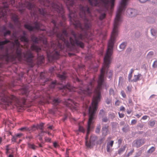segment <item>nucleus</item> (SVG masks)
<instances>
[{"label": "nucleus", "instance_id": "6e6552de", "mask_svg": "<svg viewBox=\"0 0 157 157\" xmlns=\"http://www.w3.org/2000/svg\"><path fill=\"white\" fill-rule=\"evenodd\" d=\"M3 6L0 8V18L4 19L6 18L9 4L7 2H3Z\"/></svg>", "mask_w": 157, "mask_h": 157}, {"label": "nucleus", "instance_id": "ea45409f", "mask_svg": "<svg viewBox=\"0 0 157 157\" xmlns=\"http://www.w3.org/2000/svg\"><path fill=\"white\" fill-rule=\"evenodd\" d=\"M106 16V14L105 13L101 14L99 17V19L100 20H102L105 18Z\"/></svg>", "mask_w": 157, "mask_h": 157}, {"label": "nucleus", "instance_id": "a211bd4d", "mask_svg": "<svg viewBox=\"0 0 157 157\" xmlns=\"http://www.w3.org/2000/svg\"><path fill=\"white\" fill-rule=\"evenodd\" d=\"M10 42V41L7 39H5L4 41H0V50H2L4 48V45Z\"/></svg>", "mask_w": 157, "mask_h": 157}, {"label": "nucleus", "instance_id": "4c0bfd02", "mask_svg": "<svg viewBox=\"0 0 157 157\" xmlns=\"http://www.w3.org/2000/svg\"><path fill=\"white\" fill-rule=\"evenodd\" d=\"M28 145L29 148H31L34 150H35L36 146L34 144H32L29 142L28 143Z\"/></svg>", "mask_w": 157, "mask_h": 157}, {"label": "nucleus", "instance_id": "3c124183", "mask_svg": "<svg viewBox=\"0 0 157 157\" xmlns=\"http://www.w3.org/2000/svg\"><path fill=\"white\" fill-rule=\"evenodd\" d=\"M9 27L11 29H13L14 28V25L11 23H10L8 24Z\"/></svg>", "mask_w": 157, "mask_h": 157}, {"label": "nucleus", "instance_id": "603ef678", "mask_svg": "<svg viewBox=\"0 0 157 157\" xmlns=\"http://www.w3.org/2000/svg\"><path fill=\"white\" fill-rule=\"evenodd\" d=\"M113 141H110V143H108L107 144V145H108L109 146H110V147H112L113 145Z\"/></svg>", "mask_w": 157, "mask_h": 157}, {"label": "nucleus", "instance_id": "72a5a7b5", "mask_svg": "<svg viewBox=\"0 0 157 157\" xmlns=\"http://www.w3.org/2000/svg\"><path fill=\"white\" fill-rule=\"evenodd\" d=\"M155 149V147H152L147 151V153L149 154H151L153 152Z\"/></svg>", "mask_w": 157, "mask_h": 157}, {"label": "nucleus", "instance_id": "774afa93", "mask_svg": "<svg viewBox=\"0 0 157 157\" xmlns=\"http://www.w3.org/2000/svg\"><path fill=\"white\" fill-rule=\"evenodd\" d=\"M144 126V124H140L137 125V126L138 128H140V129H141V128H142Z\"/></svg>", "mask_w": 157, "mask_h": 157}, {"label": "nucleus", "instance_id": "0eeeda50", "mask_svg": "<svg viewBox=\"0 0 157 157\" xmlns=\"http://www.w3.org/2000/svg\"><path fill=\"white\" fill-rule=\"evenodd\" d=\"M115 0H88L90 5L92 6H97L101 1L105 10H108L110 9L112 10L114 6Z\"/></svg>", "mask_w": 157, "mask_h": 157}, {"label": "nucleus", "instance_id": "de8ad7c7", "mask_svg": "<svg viewBox=\"0 0 157 157\" xmlns=\"http://www.w3.org/2000/svg\"><path fill=\"white\" fill-rule=\"evenodd\" d=\"M152 67L153 68H157V60L154 61L152 65Z\"/></svg>", "mask_w": 157, "mask_h": 157}, {"label": "nucleus", "instance_id": "37998d69", "mask_svg": "<svg viewBox=\"0 0 157 157\" xmlns=\"http://www.w3.org/2000/svg\"><path fill=\"white\" fill-rule=\"evenodd\" d=\"M154 52H150L147 54V56L148 58H150L152 57V56Z\"/></svg>", "mask_w": 157, "mask_h": 157}, {"label": "nucleus", "instance_id": "4468645a", "mask_svg": "<svg viewBox=\"0 0 157 157\" xmlns=\"http://www.w3.org/2000/svg\"><path fill=\"white\" fill-rule=\"evenodd\" d=\"M27 34L25 31H23V35L19 36L20 39L21 41L25 42L27 43L29 42L28 38L26 37Z\"/></svg>", "mask_w": 157, "mask_h": 157}, {"label": "nucleus", "instance_id": "20e7f679", "mask_svg": "<svg viewBox=\"0 0 157 157\" xmlns=\"http://www.w3.org/2000/svg\"><path fill=\"white\" fill-rule=\"evenodd\" d=\"M0 104L6 106L14 105L17 107L21 105L18 98L14 95L9 94L5 90H2L0 92Z\"/></svg>", "mask_w": 157, "mask_h": 157}, {"label": "nucleus", "instance_id": "052dcab7", "mask_svg": "<svg viewBox=\"0 0 157 157\" xmlns=\"http://www.w3.org/2000/svg\"><path fill=\"white\" fill-rule=\"evenodd\" d=\"M137 121L135 119L132 120L131 122V124H135L136 123Z\"/></svg>", "mask_w": 157, "mask_h": 157}, {"label": "nucleus", "instance_id": "7ed1b4c3", "mask_svg": "<svg viewBox=\"0 0 157 157\" xmlns=\"http://www.w3.org/2000/svg\"><path fill=\"white\" fill-rule=\"evenodd\" d=\"M13 44V47L15 45L16 47L15 54L16 58L19 60H22L23 57L25 61L29 63L30 64V66L33 67V58L34 56L30 50H28L26 53L22 52V45H21L20 42L17 39H15L14 42H12Z\"/></svg>", "mask_w": 157, "mask_h": 157}, {"label": "nucleus", "instance_id": "6e6d98bb", "mask_svg": "<svg viewBox=\"0 0 157 157\" xmlns=\"http://www.w3.org/2000/svg\"><path fill=\"white\" fill-rule=\"evenodd\" d=\"M142 151L141 150L139 151L136 154V155L137 157H139L141 155Z\"/></svg>", "mask_w": 157, "mask_h": 157}, {"label": "nucleus", "instance_id": "9d476101", "mask_svg": "<svg viewBox=\"0 0 157 157\" xmlns=\"http://www.w3.org/2000/svg\"><path fill=\"white\" fill-rule=\"evenodd\" d=\"M98 137L94 135H92L90 137V141L88 144H86V146L88 148H91L96 144Z\"/></svg>", "mask_w": 157, "mask_h": 157}, {"label": "nucleus", "instance_id": "0e129e2a", "mask_svg": "<svg viewBox=\"0 0 157 157\" xmlns=\"http://www.w3.org/2000/svg\"><path fill=\"white\" fill-rule=\"evenodd\" d=\"M22 135H23V134L21 133H17L16 135V137H20Z\"/></svg>", "mask_w": 157, "mask_h": 157}, {"label": "nucleus", "instance_id": "f3484780", "mask_svg": "<svg viewBox=\"0 0 157 157\" xmlns=\"http://www.w3.org/2000/svg\"><path fill=\"white\" fill-rule=\"evenodd\" d=\"M40 78L41 80L44 82V85L47 83V82L49 81L48 78H46L45 77V74L43 72H41L40 74Z\"/></svg>", "mask_w": 157, "mask_h": 157}, {"label": "nucleus", "instance_id": "a878e982", "mask_svg": "<svg viewBox=\"0 0 157 157\" xmlns=\"http://www.w3.org/2000/svg\"><path fill=\"white\" fill-rule=\"evenodd\" d=\"M11 19L15 23L17 24L18 23V18L17 15H13Z\"/></svg>", "mask_w": 157, "mask_h": 157}, {"label": "nucleus", "instance_id": "e2e57ef3", "mask_svg": "<svg viewBox=\"0 0 157 157\" xmlns=\"http://www.w3.org/2000/svg\"><path fill=\"white\" fill-rule=\"evenodd\" d=\"M122 139H120L118 140L117 141V143L119 145H121V144Z\"/></svg>", "mask_w": 157, "mask_h": 157}, {"label": "nucleus", "instance_id": "dca6fc26", "mask_svg": "<svg viewBox=\"0 0 157 157\" xmlns=\"http://www.w3.org/2000/svg\"><path fill=\"white\" fill-rule=\"evenodd\" d=\"M0 58L1 59H5L7 61L9 60L10 59V56L7 50L6 51L5 54L0 55Z\"/></svg>", "mask_w": 157, "mask_h": 157}, {"label": "nucleus", "instance_id": "423d86ee", "mask_svg": "<svg viewBox=\"0 0 157 157\" xmlns=\"http://www.w3.org/2000/svg\"><path fill=\"white\" fill-rule=\"evenodd\" d=\"M128 0H121L117 8L113 25L118 27L122 21V14L124 12Z\"/></svg>", "mask_w": 157, "mask_h": 157}, {"label": "nucleus", "instance_id": "a18cd8bd", "mask_svg": "<svg viewBox=\"0 0 157 157\" xmlns=\"http://www.w3.org/2000/svg\"><path fill=\"white\" fill-rule=\"evenodd\" d=\"M56 69V67L55 66H53L50 67L49 69V71L51 72H53Z\"/></svg>", "mask_w": 157, "mask_h": 157}, {"label": "nucleus", "instance_id": "f257e3e1", "mask_svg": "<svg viewBox=\"0 0 157 157\" xmlns=\"http://www.w3.org/2000/svg\"><path fill=\"white\" fill-rule=\"evenodd\" d=\"M41 4L45 7L43 8H36L35 6L27 1L24 3L19 4V10L23 13L26 8L29 10L33 9L34 12L33 16L35 21L33 22L34 26L27 24L24 25L25 28L29 31H33L35 29L40 30V23L38 21L40 16L43 17V20H46L50 18L51 22L53 25L52 30L47 32L48 36H50L55 34L59 40L58 41L57 46L61 50L65 48L71 50L72 48L76 46L82 48H84V44L82 42L84 37L87 36V18L86 14H87V5L83 6L81 5L78 6L80 11L79 16L84 21V27H82L78 17L77 10H75L73 11L68 8L69 14L68 17L70 23L74 25L75 28L79 30L81 33H76L75 31L71 30V34L74 38L69 37L67 30L64 29L61 32L59 27H64L63 23L61 21L60 18L64 20L65 16L64 11L62 4L57 1H50L49 0H39Z\"/></svg>", "mask_w": 157, "mask_h": 157}, {"label": "nucleus", "instance_id": "2eb2a0df", "mask_svg": "<svg viewBox=\"0 0 157 157\" xmlns=\"http://www.w3.org/2000/svg\"><path fill=\"white\" fill-rule=\"evenodd\" d=\"M57 76L62 81V83L61 84L63 85V83L64 82V81H65L66 78V73L65 72H63L62 74H59L57 75Z\"/></svg>", "mask_w": 157, "mask_h": 157}, {"label": "nucleus", "instance_id": "ddd939ff", "mask_svg": "<svg viewBox=\"0 0 157 157\" xmlns=\"http://www.w3.org/2000/svg\"><path fill=\"white\" fill-rule=\"evenodd\" d=\"M145 142V140L144 139H138L133 142V146L138 148L143 145Z\"/></svg>", "mask_w": 157, "mask_h": 157}, {"label": "nucleus", "instance_id": "39448f33", "mask_svg": "<svg viewBox=\"0 0 157 157\" xmlns=\"http://www.w3.org/2000/svg\"><path fill=\"white\" fill-rule=\"evenodd\" d=\"M88 106L86 105V109H88L87 111L88 112L89 117V120L87 123V132L85 137V145L86 146V143L87 144L89 143L88 142V136L91 129L93 128L91 126V125L93 123V120L94 119L95 113L98 108V105H97V103L95 105L91 103V106L89 107V108L88 109Z\"/></svg>", "mask_w": 157, "mask_h": 157}, {"label": "nucleus", "instance_id": "9b49d317", "mask_svg": "<svg viewBox=\"0 0 157 157\" xmlns=\"http://www.w3.org/2000/svg\"><path fill=\"white\" fill-rule=\"evenodd\" d=\"M32 40L35 43H38L40 40L42 41L43 44L46 46L47 45V41L46 39L45 38H40L38 39L37 37L34 35H32L31 37Z\"/></svg>", "mask_w": 157, "mask_h": 157}, {"label": "nucleus", "instance_id": "f8f14e48", "mask_svg": "<svg viewBox=\"0 0 157 157\" xmlns=\"http://www.w3.org/2000/svg\"><path fill=\"white\" fill-rule=\"evenodd\" d=\"M127 13L130 17L136 16L138 14V11L135 9L129 8L127 10Z\"/></svg>", "mask_w": 157, "mask_h": 157}, {"label": "nucleus", "instance_id": "c756f323", "mask_svg": "<svg viewBox=\"0 0 157 157\" xmlns=\"http://www.w3.org/2000/svg\"><path fill=\"white\" fill-rule=\"evenodd\" d=\"M129 127L128 125H125L122 128V130L124 132H126L129 130Z\"/></svg>", "mask_w": 157, "mask_h": 157}, {"label": "nucleus", "instance_id": "5fc2aeb1", "mask_svg": "<svg viewBox=\"0 0 157 157\" xmlns=\"http://www.w3.org/2000/svg\"><path fill=\"white\" fill-rule=\"evenodd\" d=\"M121 94L122 95V96L124 98H125L126 97V95L125 94L124 92L122 90L121 92Z\"/></svg>", "mask_w": 157, "mask_h": 157}, {"label": "nucleus", "instance_id": "aec40b11", "mask_svg": "<svg viewBox=\"0 0 157 157\" xmlns=\"http://www.w3.org/2000/svg\"><path fill=\"white\" fill-rule=\"evenodd\" d=\"M44 125V124L43 123H41L40 124H37L36 125H33L32 127V131H33L35 130V129L34 128H36V129H39L40 130L43 129V127Z\"/></svg>", "mask_w": 157, "mask_h": 157}, {"label": "nucleus", "instance_id": "c85d7f7f", "mask_svg": "<svg viewBox=\"0 0 157 157\" xmlns=\"http://www.w3.org/2000/svg\"><path fill=\"white\" fill-rule=\"evenodd\" d=\"M126 145H124L122 147L119 149L118 151V153L119 155L121 154L125 150V148H126Z\"/></svg>", "mask_w": 157, "mask_h": 157}, {"label": "nucleus", "instance_id": "49530a36", "mask_svg": "<svg viewBox=\"0 0 157 157\" xmlns=\"http://www.w3.org/2000/svg\"><path fill=\"white\" fill-rule=\"evenodd\" d=\"M109 94L110 95H114L115 94L114 91L113 89L111 88L109 90Z\"/></svg>", "mask_w": 157, "mask_h": 157}, {"label": "nucleus", "instance_id": "4d7b16f0", "mask_svg": "<svg viewBox=\"0 0 157 157\" xmlns=\"http://www.w3.org/2000/svg\"><path fill=\"white\" fill-rule=\"evenodd\" d=\"M132 77V75L129 74L128 75V81L129 82L132 81V80H131V78Z\"/></svg>", "mask_w": 157, "mask_h": 157}, {"label": "nucleus", "instance_id": "2f4dec72", "mask_svg": "<svg viewBox=\"0 0 157 157\" xmlns=\"http://www.w3.org/2000/svg\"><path fill=\"white\" fill-rule=\"evenodd\" d=\"M2 33H3L4 36L5 37H6L7 35L10 36L11 33V31L9 30H6V31L3 32Z\"/></svg>", "mask_w": 157, "mask_h": 157}, {"label": "nucleus", "instance_id": "a19ab883", "mask_svg": "<svg viewBox=\"0 0 157 157\" xmlns=\"http://www.w3.org/2000/svg\"><path fill=\"white\" fill-rule=\"evenodd\" d=\"M6 30H7L5 26L3 25L0 28V32L3 33Z\"/></svg>", "mask_w": 157, "mask_h": 157}, {"label": "nucleus", "instance_id": "09e8293b", "mask_svg": "<svg viewBox=\"0 0 157 157\" xmlns=\"http://www.w3.org/2000/svg\"><path fill=\"white\" fill-rule=\"evenodd\" d=\"M151 34L153 36H155L156 34V33L155 30L154 29H152L151 30Z\"/></svg>", "mask_w": 157, "mask_h": 157}, {"label": "nucleus", "instance_id": "7c9ffc66", "mask_svg": "<svg viewBox=\"0 0 157 157\" xmlns=\"http://www.w3.org/2000/svg\"><path fill=\"white\" fill-rule=\"evenodd\" d=\"M37 55L38 61L39 62V63L40 64H41L43 62V60L44 59V56L42 55L40 57L38 56V54H37Z\"/></svg>", "mask_w": 157, "mask_h": 157}, {"label": "nucleus", "instance_id": "864d4df0", "mask_svg": "<svg viewBox=\"0 0 157 157\" xmlns=\"http://www.w3.org/2000/svg\"><path fill=\"white\" fill-rule=\"evenodd\" d=\"M106 103L107 104L109 105L111 102V100L109 98H107L106 100Z\"/></svg>", "mask_w": 157, "mask_h": 157}, {"label": "nucleus", "instance_id": "bf43d9fd", "mask_svg": "<svg viewBox=\"0 0 157 157\" xmlns=\"http://www.w3.org/2000/svg\"><path fill=\"white\" fill-rule=\"evenodd\" d=\"M155 122L154 121H151L149 123V125L151 126H153L155 124Z\"/></svg>", "mask_w": 157, "mask_h": 157}, {"label": "nucleus", "instance_id": "5701e85b", "mask_svg": "<svg viewBox=\"0 0 157 157\" xmlns=\"http://www.w3.org/2000/svg\"><path fill=\"white\" fill-rule=\"evenodd\" d=\"M19 130L21 131H28L30 132L31 131H32V127L31 128H28L27 127H24L20 128Z\"/></svg>", "mask_w": 157, "mask_h": 157}, {"label": "nucleus", "instance_id": "c9c22d12", "mask_svg": "<svg viewBox=\"0 0 157 157\" xmlns=\"http://www.w3.org/2000/svg\"><path fill=\"white\" fill-rule=\"evenodd\" d=\"M101 128V126L100 124H99L97 126L96 128V129L95 132L96 133H99L100 129Z\"/></svg>", "mask_w": 157, "mask_h": 157}, {"label": "nucleus", "instance_id": "bb28decb", "mask_svg": "<svg viewBox=\"0 0 157 157\" xmlns=\"http://www.w3.org/2000/svg\"><path fill=\"white\" fill-rule=\"evenodd\" d=\"M76 132H82L84 133L85 132V129L82 126L79 125L78 126V129L77 130H76Z\"/></svg>", "mask_w": 157, "mask_h": 157}, {"label": "nucleus", "instance_id": "f03ea898", "mask_svg": "<svg viewBox=\"0 0 157 157\" xmlns=\"http://www.w3.org/2000/svg\"><path fill=\"white\" fill-rule=\"evenodd\" d=\"M118 27L113 25L111 37L109 40L107 45V50L106 54L104 58V63L101 70V73L99 76L98 81V85L96 88L95 87L96 83L94 78L90 80L89 83L86 85L83 84V81L76 78L75 82L79 85L78 88L72 86L70 83H68L66 85L63 86L64 90H66L68 92H77L81 95V97L82 99L86 96H90L94 92L95 95L93 97L91 103L96 104L98 105V102L100 101L101 94V90L102 86L105 84L104 81L105 72H106V75L109 78H111L113 75V71L110 70L108 72V69L112 59V55L113 53L114 45L115 42V39L118 33Z\"/></svg>", "mask_w": 157, "mask_h": 157}, {"label": "nucleus", "instance_id": "cd10ccee", "mask_svg": "<svg viewBox=\"0 0 157 157\" xmlns=\"http://www.w3.org/2000/svg\"><path fill=\"white\" fill-rule=\"evenodd\" d=\"M141 76L140 74H138V75H134V78L132 80V81L136 82L139 80V78Z\"/></svg>", "mask_w": 157, "mask_h": 157}, {"label": "nucleus", "instance_id": "338daca9", "mask_svg": "<svg viewBox=\"0 0 157 157\" xmlns=\"http://www.w3.org/2000/svg\"><path fill=\"white\" fill-rule=\"evenodd\" d=\"M134 152V150H132L130 151L127 155V157H128L130 155H132L133 152Z\"/></svg>", "mask_w": 157, "mask_h": 157}, {"label": "nucleus", "instance_id": "393cba45", "mask_svg": "<svg viewBox=\"0 0 157 157\" xmlns=\"http://www.w3.org/2000/svg\"><path fill=\"white\" fill-rule=\"evenodd\" d=\"M75 2V0H67V4L70 6H73Z\"/></svg>", "mask_w": 157, "mask_h": 157}, {"label": "nucleus", "instance_id": "8fccbe9b", "mask_svg": "<svg viewBox=\"0 0 157 157\" xmlns=\"http://www.w3.org/2000/svg\"><path fill=\"white\" fill-rule=\"evenodd\" d=\"M104 114V111L103 109H101L100 110L99 115H101L102 117H103Z\"/></svg>", "mask_w": 157, "mask_h": 157}, {"label": "nucleus", "instance_id": "c03bdc74", "mask_svg": "<svg viewBox=\"0 0 157 157\" xmlns=\"http://www.w3.org/2000/svg\"><path fill=\"white\" fill-rule=\"evenodd\" d=\"M132 87L131 86H128L127 87V93H130L132 90Z\"/></svg>", "mask_w": 157, "mask_h": 157}, {"label": "nucleus", "instance_id": "79ce46f5", "mask_svg": "<svg viewBox=\"0 0 157 157\" xmlns=\"http://www.w3.org/2000/svg\"><path fill=\"white\" fill-rule=\"evenodd\" d=\"M104 140V138H102L100 139V140H97L96 142V144H97L100 145L103 142Z\"/></svg>", "mask_w": 157, "mask_h": 157}, {"label": "nucleus", "instance_id": "412c9836", "mask_svg": "<svg viewBox=\"0 0 157 157\" xmlns=\"http://www.w3.org/2000/svg\"><path fill=\"white\" fill-rule=\"evenodd\" d=\"M108 126L105 125L103 126L102 128V134L104 136L106 135L108 133Z\"/></svg>", "mask_w": 157, "mask_h": 157}, {"label": "nucleus", "instance_id": "680f3d73", "mask_svg": "<svg viewBox=\"0 0 157 157\" xmlns=\"http://www.w3.org/2000/svg\"><path fill=\"white\" fill-rule=\"evenodd\" d=\"M119 117L121 118H122L124 117V114L122 113H118Z\"/></svg>", "mask_w": 157, "mask_h": 157}, {"label": "nucleus", "instance_id": "b1692460", "mask_svg": "<svg viewBox=\"0 0 157 157\" xmlns=\"http://www.w3.org/2000/svg\"><path fill=\"white\" fill-rule=\"evenodd\" d=\"M61 100L59 98L54 99L53 100V104L55 106H56L61 102Z\"/></svg>", "mask_w": 157, "mask_h": 157}, {"label": "nucleus", "instance_id": "13d9d810", "mask_svg": "<svg viewBox=\"0 0 157 157\" xmlns=\"http://www.w3.org/2000/svg\"><path fill=\"white\" fill-rule=\"evenodd\" d=\"M108 121V119L106 117L103 118L102 119V121L104 122H106Z\"/></svg>", "mask_w": 157, "mask_h": 157}, {"label": "nucleus", "instance_id": "4be33fe9", "mask_svg": "<svg viewBox=\"0 0 157 157\" xmlns=\"http://www.w3.org/2000/svg\"><path fill=\"white\" fill-rule=\"evenodd\" d=\"M31 48L32 50L36 51L37 53L41 50V48L39 47L35 44H33L31 46Z\"/></svg>", "mask_w": 157, "mask_h": 157}, {"label": "nucleus", "instance_id": "6ab92c4d", "mask_svg": "<svg viewBox=\"0 0 157 157\" xmlns=\"http://www.w3.org/2000/svg\"><path fill=\"white\" fill-rule=\"evenodd\" d=\"M21 92L22 94L25 95L27 96H29V86H26L24 87L22 89Z\"/></svg>", "mask_w": 157, "mask_h": 157}, {"label": "nucleus", "instance_id": "e433bc0d", "mask_svg": "<svg viewBox=\"0 0 157 157\" xmlns=\"http://www.w3.org/2000/svg\"><path fill=\"white\" fill-rule=\"evenodd\" d=\"M33 138V136L31 135H27L25 137V138L27 140L28 143H29L31 141V140Z\"/></svg>", "mask_w": 157, "mask_h": 157}, {"label": "nucleus", "instance_id": "69168bd1", "mask_svg": "<svg viewBox=\"0 0 157 157\" xmlns=\"http://www.w3.org/2000/svg\"><path fill=\"white\" fill-rule=\"evenodd\" d=\"M110 146L107 145V151L108 152H109L111 151V148Z\"/></svg>", "mask_w": 157, "mask_h": 157}, {"label": "nucleus", "instance_id": "473e14b6", "mask_svg": "<svg viewBox=\"0 0 157 157\" xmlns=\"http://www.w3.org/2000/svg\"><path fill=\"white\" fill-rule=\"evenodd\" d=\"M57 84L56 81H52L49 85V87L51 88H53Z\"/></svg>", "mask_w": 157, "mask_h": 157}, {"label": "nucleus", "instance_id": "58836bf2", "mask_svg": "<svg viewBox=\"0 0 157 157\" xmlns=\"http://www.w3.org/2000/svg\"><path fill=\"white\" fill-rule=\"evenodd\" d=\"M65 102L67 103L66 105L67 106H69L71 103L73 102L72 100L70 98H68L67 100L65 101Z\"/></svg>", "mask_w": 157, "mask_h": 157}, {"label": "nucleus", "instance_id": "1a4fd4ad", "mask_svg": "<svg viewBox=\"0 0 157 157\" xmlns=\"http://www.w3.org/2000/svg\"><path fill=\"white\" fill-rule=\"evenodd\" d=\"M59 56V52L54 49V52L52 53H51L50 52L49 54L47 53V57L48 59L49 62H52L55 60L58 59Z\"/></svg>", "mask_w": 157, "mask_h": 157}, {"label": "nucleus", "instance_id": "f704fd0d", "mask_svg": "<svg viewBox=\"0 0 157 157\" xmlns=\"http://www.w3.org/2000/svg\"><path fill=\"white\" fill-rule=\"evenodd\" d=\"M126 45V43L125 42H123L120 45L119 48L120 49L123 50L125 48Z\"/></svg>", "mask_w": 157, "mask_h": 157}]
</instances>
